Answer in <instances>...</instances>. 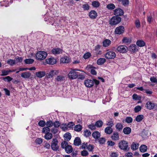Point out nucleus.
Returning a JSON list of instances; mask_svg holds the SVG:
<instances>
[{
    "mask_svg": "<svg viewBox=\"0 0 157 157\" xmlns=\"http://www.w3.org/2000/svg\"><path fill=\"white\" fill-rule=\"evenodd\" d=\"M124 30V29L122 26H120L117 27L114 31L115 34L120 35L123 33Z\"/></svg>",
    "mask_w": 157,
    "mask_h": 157,
    "instance_id": "nucleus-8",
    "label": "nucleus"
},
{
    "mask_svg": "<svg viewBox=\"0 0 157 157\" xmlns=\"http://www.w3.org/2000/svg\"><path fill=\"white\" fill-rule=\"evenodd\" d=\"M63 50L59 48H54L52 51V52L54 55L62 54Z\"/></svg>",
    "mask_w": 157,
    "mask_h": 157,
    "instance_id": "nucleus-11",
    "label": "nucleus"
},
{
    "mask_svg": "<svg viewBox=\"0 0 157 157\" xmlns=\"http://www.w3.org/2000/svg\"><path fill=\"white\" fill-rule=\"evenodd\" d=\"M24 61L26 64H30L34 62V60L31 59H25Z\"/></svg>",
    "mask_w": 157,
    "mask_h": 157,
    "instance_id": "nucleus-43",
    "label": "nucleus"
},
{
    "mask_svg": "<svg viewBox=\"0 0 157 157\" xmlns=\"http://www.w3.org/2000/svg\"><path fill=\"white\" fill-rule=\"evenodd\" d=\"M96 126L95 124H91L89 125V128L91 130H94L96 128Z\"/></svg>",
    "mask_w": 157,
    "mask_h": 157,
    "instance_id": "nucleus-56",
    "label": "nucleus"
},
{
    "mask_svg": "<svg viewBox=\"0 0 157 157\" xmlns=\"http://www.w3.org/2000/svg\"><path fill=\"white\" fill-rule=\"evenodd\" d=\"M127 49V47L125 46L124 45L120 46L117 48V50L118 52L123 53L126 52Z\"/></svg>",
    "mask_w": 157,
    "mask_h": 157,
    "instance_id": "nucleus-9",
    "label": "nucleus"
},
{
    "mask_svg": "<svg viewBox=\"0 0 157 157\" xmlns=\"http://www.w3.org/2000/svg\"><path fill=\"white\" fill-rule=\"evenodd\" d=\"M131 129L130 128L126 127L124 128L123 132L125 134L128 135L131 133Z\"/></svg>",
    "mask_w": 157,
    "mask_h": 157,
    "instance_id": "nucleus-26",
    "label": "nucleus"
},
{
    "mask_svg": "<svg viewBox=\"0 0 157 157\" xmlns=\"http://www.w3.org/2000/svg\"><path fill=\"white\" fill-rule=\"evenodd\" d=\"M112 139L114 140H118L119 139V134L117 132H114L111 136Z\"/></svg>",
    "mask_w": 157,
    "mask_h": 157,
    "instance_id": "nucleus-21",
    "label": "nucleus"
},
{
    "mask_svg": "<svg viewBox=\"0 0 157 157\" xmlns=\"http://www.w3.org/2000/svg\"><path fill=\"white\" fill-rule=\"evenodd\" d=\"M66 152L68 154H69L72 152L73 151V148L72 146L69 145L65 149Z\"/></svg>",
    "mask_w": 157,
    "mask_h": 157,
    "instance_id": "nucleus-31",
    "label": "nucleus"
},
{
    "mask_svg": "<svg viewBox=\"0 0 157 157\" xmlns=\"http://www.w3.org/2000/svg\"><path fill=\"white\" fill-rule=\"evenodd\" d=\"M100 133L98 131H95L92 134V136L93 138L95 139L98 138L100 137Z\"/></svg>",
    "mask_w": 157,
    "mask_h": 157,
    "instance_id": "nucleus-20",
    "label": "nucleus"
},
{
    "mask_svg": "<svg viewBox=\"0 0 157 157\" xmlns=\"http://www.w3.org/2000/svg\"><path fill=\"white\" fill-rule=\"evenodd\" d=\"M70 59L67 56L62 58L60 59V62L63 63H67L70 61Z\"/></svg>",
    "mask_w": 157,
    "mask_h": 157,
    "instance_id": "nucleus-19",
    "label": "nucleus"
},
{
    "mask_svg": "<svg viewBox=\"0 0 157 157\" xmlns=\"http://www.w3.org/2000/svg\"><path fill=\"white\" fill-rule=\"evenodd\" d=\"M116 56L115 53L112 51H110L106 52L105 54V57L108 59H114Z\"/></svg>",
    "mask_w": 157,
    "mask_h": 157,
    "instance_id": "nucleus-7",
    "label": "nucleus"
},
{
    "mask_svg": "<svg viewBox=\"0 0 157 157\" xmlns=\"http://www.w3.org/2000/svg\"><path fill=\"white\" fill-rule=\"evenodd\" d=\"M46 124L47 127L49 128L52 127L53 125V122L51 121H47Z\"/></svg>",
    "mask_w": 157,
    "mask_h": 157,
    "instance_id": "nucleus-50",
    "label": "nucleus"
},
{
    "mask_svg": "<svg viewBox=\"0 0 157 157\" xmlns=\"http://www.w3.org/2000/svg\"><path fill=\"white\" fill-rule=\"evenodd\" d=\"M53 125L55 127L58 128L59 126L60 127V124L59 121H56L54 123H53Z\"/></svg>",
    "mask_w": 157,
    "mask_h": 157,
    "instance_id": "nucleus-52",
    "label": "nucleus"
},
{
    "mask_svg": "<svg viewBox=\"0 0 157 157\" xmlns=\"http://www.w3.org/2000/svg\"><path fill=\"white\" fill-rule=\"evenodd\" d=\"M84 135L86 137L90 136L91 134L90 132L87 130L84 131Z\"/></svg>",
    "mask_w": 157,
    "mask_h": 157,
    "instance_id": "nucleus-47",
    "label": "nucleus"
},
{
    "mask_svg": "<svg viewBox=\"0 0 157 157\" xmlns=\"http://www.w3.org/2000/svg\"><path fill=\"white\" fill-rule=\"evenodd\" d=\"M91 56L89 52H87L85 53L83 56V58L86 59L89 58Z\"/></svg>",
    "mask_w": 157,
    "mask_h": 157,
    "instance_id": "nucleus-59",
    "label": "nucleus"
},
{
    "mask_svg": "<svg viewBox=\"0 0 157 157\" xmlns=\"http://www.w3.org/2000/svg\"><path fill=\"white\" fill-rule=\"evenodd\" d=\"M31 75L29 72H25L21 73V76L24 78H28Z\"/></svg>",
    "mask_w": 157,
    "mask_h": 157,
    "instance_id": "nucleus-22",
    "label": "nucleus"
},
{
    "mask_svg": "<svg viewBox=\"0 0 157 157\" xmlns=\"http://www.w3.org/2000/svg\"><path fill=\"white\" fill-rule=\"evenodd\" d=\"M81 154L82 156H87L88 153L87 151L84 150L82 151Z\"/></svg>",
    "mask_w": 157,
    "mask_h": 157,
    "instance_id": "nucleus-62",
    "label": "nucleus"
},
{
    "mask_svg": "<svg viewBox=\"0 0 157 157\" xmlns=\"http://www.w3.org/2000/svg\"><path fill=\"white\" fill-rule=\"evenodd\" d=\"M145 106L149 110H153L154 111L157 110V104L150 101H149L146 103Z\"/></svg>",
    "mask_w": 157,
    "mask_h": 157,
    "instance_id": "nucleus-1",
    "label": "nucleus"
},
{
    "mask_svg": "<svg viewBox=\"0 0 157 157\" xmlns=\"http://www.w3.org/2000/svg\"><path fill=\"white\" fill-rule=\"evenodd\" d=\"M131 41V40L130 38L127 37H124L122 40L123 42L125 43H130Z\"/></svg>",
    "mask_w": 157,
    "mask_h": 157,
    "instance_id": "nucleus-48",
    "label": "nucleus"
},
{
    "mask_svg": "<svg viewBox=\"0 0 157 157\" xmlns=\"http://www.w3.org/2000/svg\"><path fill=\"white\" fill-rule=\"evenodd\" d=\"M128 147V143L126 141L121 140L119 143V147L121 150H126Z\"/></svg>",
    "mask_w": 157,
    "mask_h": 157,
    "instance_id": "nucleus-5",
    "label": "nucleus"
},
{
    "mask_svg": "<svg viewBox=\"0 0 157 157\" xmlns=\"http://www.w3.org/2000/svg\"><path fill=\"white\" fill-rule=\"evenodd\" d=\"M84 84L86 87H91L93 86L94 84V82L92 80L87 79L85 81Z\"/></svg>",
    "mask_w": 157,
    "mask_h": 157,
    "instance_id": "nucleus-10",
    "label": "nucleus"
},
{
    "mask_svg": "<svg viewBox=\"0 0 157 157\" xmlns=\"http://www.w3.org/2000/svg\"><path fill=\"white\" fill-rule=\"evenodd\" d=\"M136 44L140 47H142L145 45V43L142 40H139L136 42Z\"/></svg>",
    "mask_w": 157,
    "mask_h": 157,
    "instance_id": "nucleus-28",
    "label": "nucleus"
},
{
    "mask_svg": "<svg viewBox=\"0 0 157 157\" xmlns=\"http://www.w3.org/2000/svg\"><path fill=\"white\" fill-rule=\"evenodd\" d=\"M60 128L63 131L66 132L68 131L67 124L66 123H63L61 124L60 125Z\"/></svg>",
    "mask_w": 157,
    "mask_h": 157,
    "instance_id": "nucleus-24",
    "label": "nucleus"
},
{
    "mask_svg": "<svg viewBox=\"0 0 157 157\" xmlns=\"http://www.w3.org/2000/svg\"><path fill=\"white\" fill-rule=\"evenodd\" d=\"M19 61L20 58L18 57L17 59H15L14 60L12 59H9L7 61V63L9 64L12 66L16 63H17Z\"/></svg>",
    "mask_w": 157,
    "mask_h": 157,
    "instance_id": "nucleus-13",
    "label": "nucleus"
},
{
    "mask_svg": "<svg viewBox=\"0 0 157 157\" xmlns=\"http://www.w3.org/2000/svg\"><path fill=\"white\" fill-rule=\"evenodd\" d=\"M118 153L116 152H111L110 155V157H118Z\"/></svg>",
    "mask_w": 157,
    "mask_h": 157,
    "instance_id": "nucleus-53",
    "label": "nucleus"
},
{
    "mask_svg": "<svg viewBox=\"0 0 157 157\" xmlns=\"http://www.w3.org/2000/svg\"><path fill=\"white\" fill-rule=\"evenodd\" d=\"M58 72L56 70L51 71L48 73V76L49 78H52L58 74Z\"/></svg>",
    "mask_w": 157,
    "mask_h": 157,
    "instance_id": "nucleus-15",
    "label": "nucleus"
},
{
    "mask_svg": "<svg viewBox=\"0 0 157 157\" xmlns=\"http://www.w3.org/2000/svg\"><path fill=\"white\" fill-rule=\"evenodd\" d=\"M90 72L93 75H96L97 74V72L96 71L94 68H93L92 67H90Z\"/></svg>",
    "mask_w": 157,
    "mask_h": 157,
    "instance_id": "nucleus-61",
    "label": "nucleus"
},
{
    "mask_svg": "<svg viewBox=\"0 0 157 157\" xmlns=\"http://www.w3.org/2000/svg\"><path fill=\"white\" fill-rule=\"evenodd\" d=\"M65 140L67 141H69L71 138V136L70 133H66L64 136Z\"/></svg>",
    "mask_w": 157,
    "mask_h": 157,
    "instance_id": "nucleus-32",
    "label": "nucleus"
},
{
    "mask_svg": "<svg viewBox=\"0 0 157 157\" xmlns=\"http://www.w3.org/2000/svg\"><path fill=\"white\" fill-rule=\"evenodd\" d=\"M52 137V134L50 133H46L44 136L46 140H50Z\"/></svg>",
    "mask_w": 157,
    "mask_h": 157,
    "instance_id": "nucleus-41",
    "label": "nucleus"
},
{
    "mask_svg": "<svg viewBox=\"0 0 157 157\" xmlns=\"http://www.w3.org/2000/svg\"><path fill=\"white\" fill-rule=\"evenodd\" d=\"M95 124L97 127H100L103 125V122L101 121H98L96 122Z\"/></svg>",
    "mask_w": 157,
    "mask_h": 157,
    "instance_id": "nucleus-45",
    "label": "nucleus"
},
{
    "mask_svg": "<svg viewBox=\"0 0 157 157\" xmlns=\"http://www.w3.org/2000/svg\"><path fill=\"white\" fill-rule=\"evenodd\" d=\"M82 127L79 124L76 125L74 127V130L77 132H79L82 130Z\"/></svg>",
    "mask_w": 157,
    "mask_h": 157,
    "instance_id": "nucleus-40",
    "label": "nucleus"
},
{
    "mask_svg": "<svg viewBox=\"0 0 157 157\" xmlns=\"http://www.w3.org/2000/svg\"><path fill=\"white\" fill-rule=\"evenodd\" d=\"M58 141L56 139H53L52 142L51 147L52 149L55 151L58 150L59 146L58 145Z\"/></svg>",
    "mask_w": 157,
    "mask_h": 157,
    "instance_id": "nucleus-6",
    "label": "nucleus"
},
{
    "mask_svg": "<svg viewBox=\"0 0 157 157\" xmlns=\"http://www.w3.org/2000/svg\"><path fill=\"white\" fill-rule=\"evenodd\" d=\"M12 71L2 70V74L1 75L2 76L6 75H8L9 73L12 72Z\"/></svg>",
    "mask_w": 157,
    "mask_h": 157,
    "instance_id": "nucleus-37",
    "label": "nucleus"
},
{
    "mask_svg": "<svg viewBox=\"0 0 157 157\" xmlns=\"http://www.w3.org/2000/svg\"><path fill=\"white\" fill-rule=\"evenodd\" d=\"M46 61L47 63L52 65L55 64L56 62V59L53 57L47 59Z\"/></svg>",
    "mask_w": 157,
    "mask_h": 157,
    "instance_id": "nucleus-14",
    "label": "nucleus"
},
{
    "mask_svg": "<svg viewBox=\"0 0 157 157\" xmlns=\"http://www.w3.org/2000/svg\"><path fill=\"white\" fill-rule=\"evenodd\" d=\"M153 20L154 19L151 15L150 14V15L147 16V21L149 23H151V22H152Z\"/></svg>",
    "mask_w": 157,
    "mask_h": 157,
    "instance_id": "nucleus-46",
    "label": "nucleus"
},
{
    "mask_svg": "<svg viewBox=\"0 0 157 157\" xmlns=\"http://www.w3.org/2000/svg\"><path fill=\"white\" fill-rule=\"evenodd\" d=\"M144 118V116L142 115H138L136 118V121L138 122L141 121Z\"/></svg>",
    "mask_w": 157,
    "mask_h": 157,
    "instance_id": "nucleus-39",
    "label": "nucleus"
},
{
    "mask_svg": "<svg viewBox=\"0 0 157 157\" xmlns=\"http://www.w3.org/2000/svg\"><path fill=\"white\" fill-rule=\"evenodd\" d=\"M82 8L85 10H87L90 9V6L86 2L82 5Z\"/></svg>",
    "mask_w": 157,
    "mask_h": 157,
    "instance_id": "nucleus-36",
    "label": "nucleus"
},
{
    "mask_svg": "<svg viewBox=\"0 0 157 157\" xmlns=\"http://www.w3.org/2000/svg\"><path fill=\"white\" fill-rule=\"evenodd\" d=\"M50 131V129L48 127H46L43 128L42 129V132L46 133H48Z\"/></svg>",
    "mask_w": 157,
    "mask_h": 157,
    "instance_id": "nucleus-44",
    "label": "nucleus"
},
{
    "mask_svg": "<svg viewBox=\"0 0 157 157\" xmlns=\"http://www.w3.org/2000/svg\"><path fill=\"white\" fill-rule=\"evenodd\" d=\"M75 124V123L73 122H70L67 124L68 130L72 128Z\"/></svg>",
    "mask_w": 157,
    "mask_h": 157,
    "instance_id": "nucleus-38",
    "label": "nucleus"
},
{
    "mask_svg": "<svg viewBox=\"0 0 157 157\" xmlns=\"http://www.w3.org/2000/svg\"><path fill=\"white\" fill-rule=\"evenodd\" d=\"M99 142L101 144H103L105 142V139L103 138H101L99 139Z\"/></svg>",
    "mask_w": 157,
    "mask_h": 157,
    "instance_id": "nucleus-64",
    "label": "nucleus"
},
{
    "mask_svg": "<svg viewBox=\"0 0 157 157\" xmlns=\"http://www.w3.org/2000/svg\"><path fill=\"white\" fill-rule=\"evenodd\" d=\"M3 79L5 81H7L8 82H10L12 80V78L10 76H7L4 78Z\"/></svg>",
    "mask_w": 157,
    "mask_h": 157,
    "instance_id": "nucleus-60",
    "label": "nucleus"
},
{
    "mask_svg": "<svg viewBox=\"0 0 157 157\" xmlns=\"http://www.w3.org/2000/svg\"><path fill=\"white\" fill-rule=\"evenodd\" d=\"M116 129L119 131L121 130L123 128V124L121 123H118L116 125Z\"/></svg>",
    "mask_w": 157,
    "mask_h": 157,
    "instance_id": "nucleus-27",
    "label": "nucleus"
},
{
    "mask_svg": "<svg viewBox=\"0 0 157 157\" xmlns=\"http://www.w3.org/2000/svg\"><path fill=\"white\" fill-rule=\"evenodd\" d=\"M150 80L153 82H157V79L154 77H151L150 78Z\"/></svg>",
    "mask_w": 157,
    "mask_h": 157,
    "instance_id": "nucleus-63",
    "label": "nucleus"
},
{
    "mask_svg": "<svg viewBox=\"0 0 157 157\" xmlns=\"http://www.w3.org/2000/svg\"><path fill=\"white\" fill-rule=\"evenodd\" d=\"M130 48L131 49L133 52H135L137 50L136 48V46L135 45H132L130 47Z\"/></svg>",
    "mask_w": 157,
    "mask_h": 157,
    "instance_id": "nucleus-51",
    "label": "nucleus"
},
{
    "mask_svg": "<svg viewBox=\"0 0 157 157\" xmlns=\"http://www.w3.org/2000/svg\"><path fill=\"white\" fill-rule=\"evenodd\" d=\"M147 149V146L145 145H141L140 147V151L142 152H146Z\"/></svg>",
    "mask_w": 157,
    "mask_h": 157,
    "instance_id": "nucleus-29",
    "label": "nucleus"
},
{
    "mask_svg": "<svg viewBox=\"0 0 157 157\" xmlns=\"http://www.w3.org/2000/svg\"><path fill=\"white\" fill-rule=\"evenodd\" d=\"M89 16L91 18L94 19L97 17V13L95 10H92L89 12Z\"/></svg>",
    "mask_w": 157,
    "mask_h": 157,
    "instance_id": "nucleus-16",
    "label": "nucleus"
},
{
    "mask_svg": "<svg viewBox=\"0 0 157 157\" xmlns=\"http://www.w3.org/2000/svg\"><path fill=\"white\" fill-rule=\"evenodd\" d=\"M61 145L62 147L65 150L66 148L69 145L68 144V143L66 141H64L61 143Z\"/></svg>",
    "mask_w": 157,
    "mask_h": 157,
    "instance_id": "nucleus-42",
    "label": "nucleus"
},
{
    "mask_svg": "<svg viewBox=\"0 0 157 157\" xmlns=\"http://www.w3.org/2000/svg\"><path fill=\"white\" fill-rule=\"evenodd\" d=\"M46 124L45 122L44 121H40L38 123L39 125L41 127H44Z\"/></svg>",
    "mask_w": 157,
    "mask_h": 157,
    "instance_id": "nucleus-58",
    "label": "nucleus"
},
{
    "mask_svg": "<svg viewBox=\"0 0 157 157\" xmlns=\"http://www.w3.org/2000/svg\"><path fill=\"white\" fill-rule=\"evenodd\" d=\"M111 43V41L108 39L104 40L103 42V46L105 47H107L109 46Z\"/></svg>",
    "mask_w": 157,
    "mask_h": 157,
    "instance_id": "nucleus-17",
    "label": "nucleus"
},
{
    "mask_svg": "<svg viewBox=\"0 0 157 157\" xmlns=\"http://www.w3.org/2000/svg\"><path fill=\"white\" fill-rule=\"evenodd\" d=\"M106 61V59L104 58H100L98 59L97 62V64L98 65H102Z\"/></svg>",
    "mask_w": 157,
    "mask_h": 157,
    "instance_id": "nucleus-23",
    "label": "nucleus"
},
{
    "mask_svg": "<svg viewBox=\"0 0 157 157\" xmlns=\"http://www.w3.org/2000/svg\"><path fill=\"white\" fill-rule=\"evenodd\" d=\"M105 132L107 134H110L113 132V129L110 127H107L105 129Z\"/></svg>",
    "mask_w": 157,
    "mask_h": 157,
    "instance_id": "nucleus-30",
    "label": "nucleus"
},
{
    "mask_svg": "<svg viewBox=\"0 0 157 157\" xmlns=\"http://www.w3.org/2000/svg\"><path fill=\"white\" fill-rule=\"evenodd\" d=\"M135 24L137 28H139L140 27V21L138 19H137L135 21Z\"/></svg>",
    "mask_w": 157,
    "mask_h": 157,
    "instance_id": "nucleus-54",
    "label": "nucleus"
},
{
    "mask_svg": "<svg viewBox=\"0 0 157 157\" xmlns=\"http://www.w3.org/2000/svg\"><path fill=\"white\" fill-rule=\"evenodd\" d=\"M47 56V53L43 51L38 52L36 55V58L38 60H41L44 59Z\"/></svg>",
    "mask_w": 157,
    "mask_h": 157,
    "instance_id": "nucleus-2",
    "label": "nucleus"
},
{
    "mask_svg": "<svg viewBox=\"0 0 157 157\" xmlns=\"http://www.w3.org/2000/svg\"><path fill=\"white\" fill-rule=\"evenodd\" d=\"M141 109V107L140 105L136 106L134 109L135 111L137 112L140 111Z\"/></svg>",
    "mask_w": 157,
    "mask_h": 157,
    "instance_id": "nucleus-57",
    "label": "nucleus"
},
{
    "mask_svg": "<svg viewBox=\"0 0 157 157\" xmlns=\"http://www.w3.org/2000/svg\"><path fill=\"white\" fill-rule=\"evenodd\" d=\"M35 75L37 77L41 78L45 75V73L43 71H38L36 73Z\"/></svg>",
    "mask_w": 157,
    "mask_h": 157,
    "instance_id": "nucleus-18",
    "label": "nucleus"
},
{
    "mask_svg": "<svg viewBox=\"0 0 157 157\" xmlns=\"http://www.w3.org/2000/svg\"><path fill=\"white\" fill-rule=\"evenodd\" d=\"M121 21V18L118 16H113L109 21V24L111 25H116L119 23Z\"/></svg>",
    "mask_w": 157,
    "mask_h": 157,
    "instance_id": "nucleus-4",
    "label": "nucleus"
},
{
    "mask_svg": "<svg viewBox=\"0 0 157 157\" xmlns=\"http://www.w3.org/2000/svg\"><path fill=\"white\" fill-rule=\"evenodd\" d=\"M100 5L99 2L96 1H94L92 2V5L95 8L98 7Z\"/></svg>",
    "mask_w": 157,
    "mask_h": 157,
    "instance_id": "nucleus-33",
    "label": "nucleus"
},
{
    "mask_svg": "<svg viewBox=\"0 0 157 157\" xmlns=\"http://www.w3.org/2000/svg\"><path fill=\"white\" fill-rule=\"evenodd\" d=\"M76 71H81L77 69L71 70L68 74V76L69 78L73 79L77 78L78 73Z\"/></svg>",
    "mask_w": 157,
    "mask_h": 157,
    "instance_id": "nucleus-3",
    "label": "nucleus"
},
{
    "mask_svg": "<svg viewBox=\"0 0 157 157\" xmlns=\"http://www.w3.org/2000/svg\"><path fill=\"white\" fill-rule=\"evenodd\" d=\"M132 119L131 117H127L125 119V122L127 123H130L132 122Z\"/></svg>",
    "mask_w": 157,
    "mask_h": 157,
    "instance_id": "nucleus-49",
    "label": "nucleus"
},
{
    "mask_svg": "<svg viewBox=\"0 0 157 157\" xmlns=\"http://www.w3.org/2000/svg\"><path fill=\"white\" fill-rule=\"evenodd\" d=\"M139 144L133 143L131 146V148L133 150H135L138 149L139 147Z\"/></svg>",
    "mask_w": 157,
    "mask_h": 157,
    "instance_id": "nucleus-34",
    "label": "nucleus"
},
{
    "mask_svg": "<svg viewBox=\"0 0 157 157\" xmlns=\"http://www.w3.org/2000/svg\"><path fill=\"white\" fill-rule=\"evenodd\" d=\"M123 13V11L120 8L116 9L114 11V14L116 16H121Z\"/></svg>",
    "mask_w": 157,
    "mask_h": 157,
    "instance_id": "nucleus-12",
    "label": "nucleus"
},
{
    "mask_svg": "<svg viewBox=\"0 0 157 157\" xmlns=\"http://www.w3.org/2000/svg\"><path fill=\"white\" fill-rule=\"evenodd\" d=\"M81 143V140L79 138L76 137L74 140V144L75 146H79Z\"/></svg>",
    "mask_w": 157,
    "mask_h": 157,
    "instance_id": "nucleus-25",
    "label": "nucleus"
},
{
    "mask_svg": "<svg viewBox=\"0 0 157 157\" xmlns=\"http://www.w3.org/2000/svg\"><path fill=\"white\" fill-rule=\"evenodd\" d=\"M64 78V77L62 75H59L57 77V78H56V79L57 81H59L63 80Z\"/></svg>",
    "mask_w": 157,
    "mask_h": 157,
    "instance_id": "nucleus-55",
    "label": "nucleus"
},
{
    "mask_svg": "<svg viewBox=\"0 0 157 157\" xmlns=\"http://www.w3.org/2000/svg\"><path fill=\"white\" fill-rule=\"evenodd\" d=\"M106 8L109 10H112L115 8V6L113 4L111 3L107 5Z\"/></svg>",
    "mask_w": 157,
    "mask_h": 157,
    "instance_id": "nucleus-35",
    "label": "nucleus"
}]
</instances>
